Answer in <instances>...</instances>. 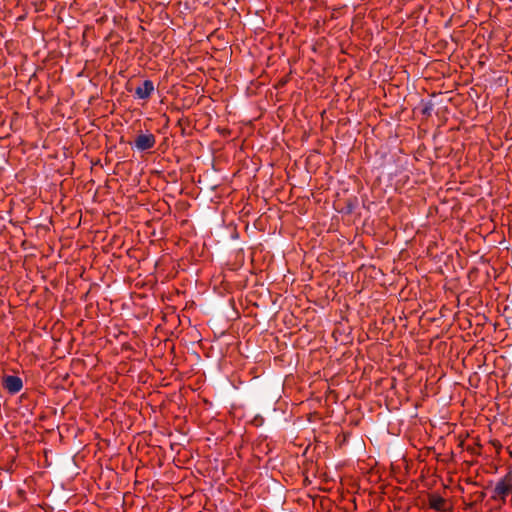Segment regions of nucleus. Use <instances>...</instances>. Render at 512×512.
<instances>
[{
  "label": "nucleus",
  "instance_id": "obj_1",
  "mask_svg": "<svg viewBox=\"0 0 512 512\" xmlns=\"http://www.w3.org/2000/svg\"><path fill=\"white\" fill-rule=\"evenodd\" d=\"M509 495H512V478L507 475L496 483L491 497L495 501L505 503Z\"/></svg>",
  "mask_w": 512,
  "mask_h": 512
},
{
  "label": "nucleus",
  "instance_id": "obj_2",
  "mask_svg": "<svg viewBox=\"0 0 512 512\" xmlns=\"http://www.w3.org/2000/svg\"><path fill=\"white\" fill-rule=\"evenodd\" d=\"M156 138L152 133L140 134L136 137L132 147L138 151H146L153 148Z\"/></svg>",
  "mask_w": 512,
  "mask_h": 512
},
{
  "label": "nucleus",
  "instance_id": "obj_3",
  "mask_svg": "<svg viewBox=\"0 0 512 512\" xmlns=\"http://www.w3.org/2000/svg\"><path fill=\"white\" fill-rule=\"evenodd\" d=\"M3 387L11 394L18 393L22 387V379L18 376L9 375L4 378Z\"/></svg>",
  "mask_w": 512,
  "mask_h": 512
},
{
  "label": "nucleus",
  "instance_id": "obj_4",
  "mask_svg": "<svg viewBox=\"0 0 512 512\" xmlns=\"http://www.w3.org/2000/svg\"><path fill=\"white\" fill-rule=\"evenodd\" d=\"M154 84L151 80H145L135 89V96L139 99H148L154 92Z\"/></svg>",
  "mask_w": 512,
  "mask_h": 512
},
{
  "label": "nucleus",
  "instance_id": "obj_5",
  "mask_svg": "<svg viewBox=\"0 0 512 512\" xmlns=\"http://www.w3.org/2000/svg\"><path fill=\"white\" fill-rule=\"evenodd\" d=\"M431 508L437 511H446V500L439 495H432L429 499Z\"/></svg>",
  "mask_w": 512,
  "mask_h": 512
}]
</instances>
